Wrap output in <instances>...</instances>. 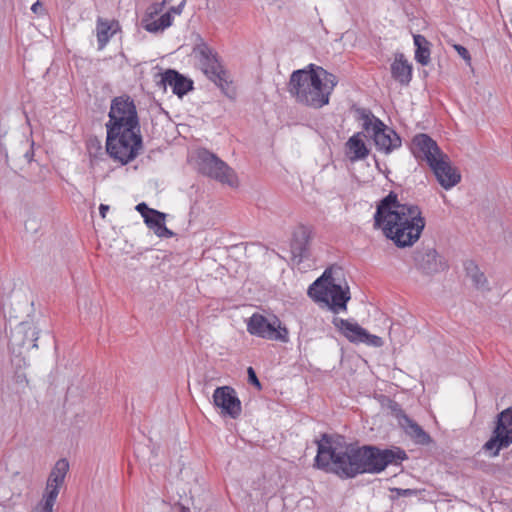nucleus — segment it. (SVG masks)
<instances>
[{"instance_id":"1","label":"nucleus","mask_w":512,"mask_h":512,"mask_svg":"<svg viewBox=\"0 0 512 512\" xmlns=\"http://www.w3.org/2000/svg\"><path fill=\"white\" fill-rule=\"evenodd\" d=\"M317 455L314 466L341 479H352L360 474H378L389 465L399 466L408 458L400 447L380 449L372 445H334L326 433L316 440Z\"/></svg>"},{"instance_id":"2","label":"nucleus","mask_w":512,"mask_h":512,"mask_svg":"<svg viewBox=\"0 0 512 512\" xmlns=\"http://www.w3.org/2000/svg\"><path fill=\"white\" fill-rule=\"evenodd\" d=\"M421 214L417 205L401 203L397 194L390 192L377 204L374 227L382 229L397 247H409L420 238L425 227Z\"/></svg>"},{"instance_id":"3","label":"nucleus","mask_w":512,"mask_h":512,"mask_svg":"<svg viewBox=\"0 0 512 512\" xmlns=\"http://www.w3.org/2000/svg\"><path fill=\"white\" fill-rule=\"evenodd\" d=\"M314 67L315 64H309L304 69L293 71L288 82V92L298 103L319 109L328 104V97Z\"/></svg>"},{"instance_id":"4","label":"nucleus","mask_w":512,"mask_h":512,"mask_svg":"<svg viewBox=\"0 0 512 512\" xmlns=\"http://www.w3.org/2000/svg\"><path fill=\"white\" fill-rule=\"evenodd\" d=\"M308 295L315 301L329 306L337 313L339 310L347 309V302L350 300L349 287H342L336 283L330 268L317 278L308 288Z\"/></svg>"},{"instance_id":"5","label":"nucleus","mask_w":512,"mask_h":512,"mask_svg":"<svg viewBox=\"0 0 512 512\" xmlns=\"http://www.w3.org/2000/svg\"><path fill=\"white\" fill-rule=\"evenodd\" d=\"M106 151L122 165L133 161L143 148L140 130H106Z\"/></svg>"},{"instance_id":"6","label":"nucleus","mask_w":512,"mask_h":512,"mask_svg":"<svg viewBox=\"0 0 512 512\" xmlns=\"http://www.w3.org/2000/svg\"><path fill=\"white\" fill-rule=\"evenodd\" d=\"M359 119L362 121V128L373 139V142L379 152L390 154L402 145L401 137L397 132L384 124L370 110H359Z\"/></svg>"},{"instance_id":"7","label":"nucleus","mask_w":512,"mask_h":512,"mask_svg":"<svg viewBox=\"0 0 512 512\" xmlns=\"http://www.w3.org/2000/svg\"><path fill=\"white\" fill-rule=\"evenodd\" d=\"M108 117L109 120L105 124L106 130H140L136 105L127 95L112 99Z\"/></svg>"},{"instance_id":"8","label":"nucleus","mask_w":512,"mask_h":512,"mask_svg":"<svg viewBox=\"0 0 512 512\" xmlns=\"http://www.w3.org/2000/svg\"><path fill=\"white\" fill-rule=\"evenodd\" d=\"M247 332L262 339L271 341L289 342V332L276 316L267 318L262 314L253 313L246 321Z\"/></svg>"},{"instance_id":"9","label":"nucleus","mask_w":512,"mask_h":512,"mask_svg":"<svg viewBox=\"0 0 512 512\" xmlns=\"http://www.w3.org/2000/svg\"><path fill=\"white\" fill-rule=\"evenodd\" d=\"M197 159L199 171L203 175L232 187L237 185L235 172L217 155L202 149L198 152Z\"/></svg>"},{"instance_id":"10","label":"nucleus","mask_w":512,"mask_h":512,"mask_svg":"<svg viewBox=\"0 0 512 512\" xmlns=\"http://www.w3.org/2000/svg\"><path fill=\"white\" fill-rule=\"evenodd\" d=\"M512 444V408H507L497 415L496 425L490 439L483 445L491 457L499 455L500 450Z\"/></svg>"},{"instance_id":"11","label":"nucleus","mask_w":512,"mask_h":512,"mask_svg":"<svg viewBox=\"0 0 512 512\" xmlns=\"http://www.w3.org/2000/svg\"><path fill=\"white\" fill-rule=\"evenodd\" d=\"M196 51L204 74L224 91L228 86L226 71L219 63L216 53L205 43L198 45Z\"/></svg>"},{"instance_id":"12","label":"nucleus","mask_w":512,"mask_h":512,"mask_svg":"<svg viewBox=\"0 0 512 512\" xmlns=\"http://www.w3.org/2000/svg\"><path fill=\"white\" fill-rule=\"evenodd\" d=\"M411 151L417 160L425 161L430 167L445 153L440 149L437 142L428 134L420 133L413 137Z\"/></svg>"},{"instance_id":"13","label":"nucleus","mask_w":512,"mask_h":512,"mask_svg":"<svg viewBox=\"0 0 512 512\" xmlns=\"http://www.w3.org/2000/svg\"><path fill=\"white\" fill-rule=\"evenodd\" d=\"M213 404L221 409V414L236 419L242 412L241 401L231 386L217 387L213 393Z\"/></svg>"},{"instance_id":"14","label":"nucleus","mask_w":512,"mask_h":512,"mask_svg":"<svg viewBox=\"0 0 512 512\" xmlns=\"http://www.w3.org/2000/svg\"><path fill=\"white\" fill-rule=\"evenodd\" d=\"M68 471L69 462L65 458L59 459L52 468L43 495V504H46L47 507L54 506Z\"/></svg>"},{"instance_id":"15","label":"nucleus","mask_w":512,"mask_h":512,"mask_svg":"<svg viewBox=\"0 0 512 512\" xmlns=\"http://www.w3.org/2000/svg\"><path fill=\"white\" fill-rule=\"evenodd\" d=\"M437 181L445 190H449L461 181L459 170L452 166L450 158L447 154L437 158V161L430 166Z\"/></svg>"},{"instance_id":"16","label":"nucleus","mask_w":512,"mask_h":512,"mask_svg":"<svg viewBox=\"0 0 512 512\" xmlns=\"http://www.w3.org/2000/svg\"><path fill=\"white\" fill-rule=\"evenodd\" d=\"M414 262L418 269L426 274H434L447 268L446 262L436 249L425 247L414 252Z\"/></svg>"},{"instance_id":"17","label":"nucleus","mask_w":512,"mask_h":512,"mask_svg":"<svg viewBox=\"0 0 512 512\" xmlns=\"http://www.w3.org/2000/svg\"><path fill=\"white\" fill-rule=\"evenodd\" d=\"M40 329L29 321L19 323L12 332L10 343L12 346L30 350L37 348V340Z\"/></svg>"},{"instance_id":"18","label":"nucleus","mask_w":512,"mask_h":512,"mask_svg":"<svg viewBox=\"0 0 512 512\" xmlns=\"http://www.w3.org/2000/svg\"><path fill=\"white\" fill-rule=\"evenodd\" d=\"M160 79L157 86L166 89L167 86L172 88V92L178 97H182L193 89V81L186 78L173 69H167L164 73L159 74Z\"/></svg>"},{"instance_id":"19","label":"nucleus","mask_w":512,"mask_h":512,"mask_svg":"<svg viewBox=\"0 0 512 512\" xmlns=\"http://www.w3.org/2000/svg\"><path fill=\"white\" fill-rule=\"evenodd\" d=\"M397 409L393 410L396 412V417L399 424L403 427L405 432L413 438L418 444L427 445L431 442L430 435L424 431V429L418 425L415 421L409 418L402 409L396 404Z\"/></svg>"},{"instance_id":"20","label":"nucleus","mask_w":512,"mask_h":512,"mask_svg":"<svg viewBox=\"0 0 512 512\" xmlns=\"http://www.w3.org/2000/svg\"><path fill=\"white\" fill-rule=\"evenodd\" d=\"M392 78L402 86H408L412 79V65L403 53H397L391 64Z\"/></svg>"},{"instance_id":"21","label":"nucleus","mask_w":512,"mask_h":512,"mask_svg":"<svg viewBox=\"0 0 512 512\" xmlns=\"http://www.w3.org/2000/svg\"><path fill=\"white\" fill-rule=\"evenodd\" d=\"M333 324L352 343H362L363 337L366 336V329L362 328L358 323L335 317Z\"/></svg>"},{"instance_id":"22","label":"nucleus","mask_w":512,"mask_h":512,"mask_svg":"<svg viewBox=\"0 0 512 512\" xmlns=\"http://www.w3.org/2000/svg\"><path fill=\"white\" fill-rule=\"evenodd\" d=\"M309 240L310 233L305 226H300L294 231L291 240V253L295 258H299V262L308 257Z\"/></svg>"},{"instance_id":"23","label":"nucleus","mask_w":512,"mask_h":512,"mask_svg":"<svg viewBox=\"0 0 512 512\" xmlns=\"http://www.w3.org/2000/svg\"><path fill=\"white\" fill-rule=\"evenodd\" d=\"M150 215H144L145 224L161 238H170L174 233L165 225L166 214L158 210L152 211Z\"/></svg>"},{"instance_id":"24","label":"nucleus","mask_w":512,"mask_h":512,"mask_svg":"<svg viewBox=\"0 0 512 512\" xmlns=\"http://www.w3.org/2000/svg\"><path fill=\"white\" fill-rule=\"evenodd\" d=\"M415 45V60L422 66H427L430 63V42L425 36L420 34L413 35Z\"/></svg>"},{"instance_id":"25","label":"nucleus","mask_w":512,"mask_h":512,"mask_svg":"<svg viewBox=\"0 0 512 512\" xmlns=\"http://www.w3.org/2000/svg\"><path fill=\"white\" fill-rule=\"evenodd\" d=\"M348 153L352 161L361 160L368 156L369 150L361 138V133H356L346 143Z\"/></svg>"},{"instance_id":"26","label":"nucleus","mask_w":512,"mask_h":512,"mask_svg":"<svg viewBox=\"0 0 512 512\" xmlns=\"http://www.w3.org/2000/svg\"><path fill=\"white\" fill-rule=\"evenodd\" d=\"M464 268L467 276L471 279L473 285L478 290L484 291L489 289L487 278L485 277L484 273L480 271L479 267L474 261H466L464 263Z\"/></svg>"},{"instance_id":"27","label":"nucleus","mask_w":512,"mask_h":512,"mask_svg":"<svg viewBox=\"0 0 512 512\" xmlns=\"http://www.w3.org/2000/svg\"><path fill=\"white\" fill-rule=\"evenodd\" d=\"M314 71L320 75L322 89L324 90L325 94H327L329 100L330 95L338 83V78L334 74L317 65H315Z\"/></svg>"},{"instance_id":"28","label":"nucleus","mask_w":512,"mask_h":512,"mask_svg":"<svg viewBox=\"0 0 512 512\" xmlns=\"http://www.w3.org/2000/svg\"><path fill=\"white\" fill-rule=\"evenodd\" d=\"M112 24L108 21H103L101 19L97 22V40L99 44V49H102L106 46V44L109 42L111 36L115 32L112 31Z\"/></svg>"},{"instance_id":"29","label":"nucleus","mask_w":512,"mask_h":512,"mask_svg":"<svg viewBox=\"0 0 512 512\" xmlns=\"http://www.w3.org/2000/svg\"><path fill=\"white\" fill-rule=\"evenodd\" d=\"M179 510L182 512H188V509L184 506L176 505L173 507L164 500H155L150 504L149 512H176Z\"/></svg>"},{"instance_id":"30","label":"nucleus","mask_w":512,"mask_h":512,"mask_svg":"<svg viewBox=\"0 0 512 512\" xmlns=\"http://www.w3.org/2000/svg\"><path fill=\"white\" fill-rule=\"evenodd\" d=\"M184 5L185 0H181L177 6H171L168 12L162 14L159 17L160 26H162V28L164 29L168 28L172 24L171 12L175 14H180L183 10Z\"/></svg>"},{"instance_id":"31","label":"nucleus","mask_w":512,"mask_h":512,"mask_svg":"<svg viewBox=\"0 0 512 512\" xmlns=\"http://www.w3.org/2000/svg\"><path fill=\"white\" fill-rule=\"evenodd\" d=\"M142 23H143L144 29L146 31H148V32H151V33H156V32L164 30V28H162V26H160L159 19L155 20L154 17H147L146 16L142 20Z\"/></svg>"},{"instance_id":"32","label":"nucleus","mask_w":512,"mask_h":512,"mask_svg":"<svg viewBox=\"0 0 512 512\" xmlns=\"http://www.w3.org/2000/svg\"><path fill=\"white\" fill-rule=\"evenodd\" d=\"M362 343L372 347H381L383 345V340L381 337L370 334L366 330V336L363 337Z\"/></svg>"},{"instance_id":"33","label":"nucleus","mask_w":512,"mask_h":512,"mask_svg":"<svg viewBox=\"0 0 512 512\" xmlns=\"http://www.w3.org/2000/svg\"><path fill=\"white\" fill-rule=\"evenodd\" d=\"M392 493L395 494V497H411L415 496L417 494V490L415 489H402V488H392L390 490Z\"/></svg>"},{"instance_id":"34","label":"nucleus","mask_w":512,"mask_h":512,"mask_svg":"<svg viewBox=\"0 0 512 512\" xmlns=\"http://www.w3.org/2000/svg\"><path fill=\"white\" fill-rule=\"evenodd\" d=\"M166 5L163 1L152 4L147 10V17H154L162 12Z\"/></svg>"},{"instance_id":"35","label":"nucleus","mask_w":512,"mask_h":512,"mask_svg":"<svg viewBox=\"0 0 512 512\" xmlns=\"http://www.w3.org/2000/svg\"><path fill=\"white\" fill-rule=\"evenodd\" d=\"M454 49L457 51L459 56L465 60V62L470 65L471 64V56L469 51L462 45L455 44Z\"/></svg>"},{"instance_id":"36","label":"nucleus","mask_w":512,"mask_h":512,"mask_svg":"<svg viewBox=\"0 0 512 512\" xmlns=\"http://www.w3.org/2000/svg\"><path fill=\"white\" fill-rule=\"evenodd\" d=\"M247 374H248V382L251 384V385H254L255 387H257L259 390L261 389V383L256 375V372L255 370L252 368V367H248L247 369Z\"/></svg>"},{"instance_id":"37","label":"nucleus","mask_w":512,"mask_h":512,"mask_svg":"<svg viewBox=\"0 0 512 512\" xmlns=\"http://www.w3.org/2000/svg\"><path fill=\"white\" fill-rule=\"evenodd\" d=\"M135 209L141 214L143 218L144 215H150L152 214V211H155V209L149 208L145 202L137 204Z\"/></svg>"},{"instance_id":"38","label":"nucleus","mask_w":512,"mask_h":512,"mask_svg":"<svg viewBox=\"0 0 512 512\" xmlns=\"http://www.w3.org/2000/svg\"><path fill=\"white\" fill-rule=\"evenodd\" d=\"M109 210V206L105 204H100L99 213L102 218H105L107 211Z\"/></svg>"},{"instance_id":"39","label":"nucleus","mask_w":512,"mask_h":512,"mask_svg":"<svg viewBox=\"0 0 512 512\" xmlns=\"http://www.w3.org/2000/svg\"><path fill=\"white\" fill-rule=\"evenodd\" d=\"M42 8V4L40 3V1H36L32 6H31V11L33 13H38L39 10Z\"/></svg>"},{"instance_id":"40","label":"nucleus","mask_w":512,"mask_h":512,"mask_svg":"<svg viewBox=\"0 0 512 512\" xmlns=\"http://www.w3.org/2000/svg\"><path fill=\"white\" fill-rule=\"evenodd\" d=\"M164 2L165 5H168L170 4L173 0H162Z\"/></svg>"}]
</instances>
